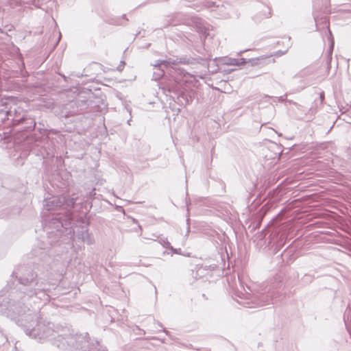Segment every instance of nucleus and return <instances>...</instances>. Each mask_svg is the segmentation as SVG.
Returning <instances> with one entry per match:
<instances>
[{"label": "nucleus", "instance_id": "6e6552de", "mask_svg": "<svg viewBox=\"0 0 351 351\" xmlns=\"http://www.w3.org/2000/svg\"><path fill=\"white\" fill-rule=\"evenodd\" d=\"M246 62L245 58H230L227 62L228 64L232 65H241Z\"/></svg>", "mask_w": 351, "mask_h": 351}, {"label": "nucleus", "instance_id": "6ab92c4d", "mask_svg": "<svg viewBox=\"0 0 351 351\" xmlns=\"http://www.w3.org/2000/svg\"><path fill=\"white\" fill-rule=\"evenodd\" d=\"M0 217L3 218V217H4V216H3V215H1V214H0Z\"/></svg>", "mask_w": 351, "mask_h": 351}, {"label": "nucleus", "instance_id": "f03ea898", "mask_svg": "<svg viewBox=\"0 0 351 351\" xmlns=\"http://www.w3.org/2000/svg\"><path fill=\"white\" fill-rule=\"evenodd\" d=\"M195 62H198V60L193 58H169L164 60H157L153 65L160 69V72L158 74V77H160L165 73L164 69H173L175 72L178 71L185 75L186 73H184V71L180 68L179 64H193Z\"/></svg>", "mask_w": 351, "mask_h": 351}, {"label": "nucleus", "instance_id": "f257e3e1", "mask_svg": "<svg viewBox=\"0 0 351 351\" xmlns=\"http://www.w3.org/2000/svg\"><path fill=\"white\" fill-rule=\"evenodd\" d=\"M36 277V273L29 269H24L19 278L21 285L19 290H12L10 294L9 301L0 303V313L14 320L18 325L25 327V332L27 335L40 342L48 340L62 350L69 346L75 349L87 351L89 339L87 333L75 336L69 335L64 337L53 328L52 324L48 323L46 325L38 322V317L35 313L29 308L26 310L21 305L20 300L26 301L33 298H35L34 303L38 300L45 304L49 301V292L53 285Z\"/></svg>", "mask_w": 351, "mask_h": 351}, {"label": "nucleus", "instance_id": "0eeeda50", "mask_svg": "<svg viewBox=\"0 0 351 351\" xmlns=\"http://www.w3.org/2000/svg\"><path fill=\"white\" fill-rule=\"evenodd\" d=\"M51 223L54 225V228L59 230L60 228L64 227V224L60 217H55L51 219Z\"/></svg>", "mask_w": 351, "mask_h": 351}, {"label": "nucleus", "instance_id": "4468645a", "mask_svg": "<svg viewBox=\"0 0 351 351\" xmlns=\"http://www.w3.org/2000/svg\"><path fill=\"white\" fill-rule=\"evenodd\" d=\"M332 49H333V43H332V44H331L330 51V53H332Z\"/></svg>", "mask_w": 351, "mask_h": 351}, {"label": "nucleus", "instance_id": "423d86ee", "mask_svg": "<svg viewBox=\"0 0 351 351\" xmlns=\"http://www.w3.org/2000/svg\"><path fill=\"white\" fill-rule=\"evenodd\" d=\"M80 238L88 245H92L95 242L92 234L88 232V230H82L80 234Z\"/></svg>", "mask_w": 351, "mask_h": 351}, {"label": "nucleus", "instance_id": "39448f33", "mask_svg": "<svg viewBox=\"0 0 351 351\" xmlns=\"http://www.w3.org/2000/svg\"><path fill=\"white\" fill-rule=\"evenodd\" d=\"M191 25H192L199 34L203 35L204 37L208 35V29L201 19L196 16L192 17Z\"/></svg>", "mask_w": 351, "mask_h": 351}, {"label": "nucleus", "instance_id": "f3484780", "mask_svg": "<svg viewBox=\"0 0 351 351\" xmlns=\"http://www.w3.org/2000/svg\"><path fill=\"white\" fill-rule=\"evenodd\" d=\"M23 120H24L23 118L21 119L20 120H19V123H21V122L23 121Z\"/></svg>", "mask_w": 351, "mask_h": 351}, {"label": "nucleus", "instance_id": "f8f14e48", "mask_svg": "<svg viewBox=\"0 0 351 351\" xmlns=\"http://www.w3.org/2000/svg\"><path fill=\"white\" fill-rule=\"evenodd\" d=\"M215 2H214L213 0H209V1L207 2L206 6L210 7L212 4H215Z\"/></svg>", "mask_w": 351, "mask_h": 351}, {"label": "nucleus", "instance_id": "dca6fc26", "mask_svg": "<svg viewBox=\"0 0 351 351\" xmlns=\"http://www.w3.org/2000/svg\"><path fill=\"white\" fill-rule=\"evenodd\" d=\"M269 15H270V13L269 12L268 14L265 15V17L268 18L269 16Z\"/></svg>", "mask_w": 351, "mask_h": 351}, {"label": "nucleus", "instance_id": "1a4fd4ad", "mask_svg": "<svg viewBox=\"0 0 351 351\" xmlns=\"http://www.w3.org/2000/svg\"><path fill=\"white\" fill-rule=\"evenodd\" d=\"M159 243L161 244V245L163 247H165L167 249H170V247L171 246V243L167 241V239H160L159 240Z\"/></svg>", "mask_w": 351, "mask_h": 351}, {"label": "nucleus", "instance_id": "9d476101", "mask_svg": "<svg viewBox=\"0 0 351 351\" xmlns=\"http://www.w3.org/2000/svg\"><path fill=\"white\" fill-rule=\"evenodd\" d=\"M27 121H28L30 124V125L28 126V128H31V129L34 128L36 125L34 121L32 119H27Z\"/></svg>", "mask_w": 351, "mask_h": 351}, {"label": "nucleus", "instance_id": "2eb2a0df", "mask_svg": "<svg viewBox=\"0 0 351 351\" xmlns=\"http://www.w3.org/2000/svg\"><path fill=\"white\" fill-rule=\"evenodd\" d=\"M320 98H321V99H322V100H323V99H324V94H322H322L320 95Z\"/></svg>", "mask_w": 351, "mask_h": 351}, {"label": "nucleus", "instance_id": "aec40b11", "mask_svg": "<svg viewBox=\"0 0 351 351\" xmlns=\"http://www.w3.org/2000/svg\"><path fill=\"white\" fill-rule=\"evenodd\" d=\"M164 332H166L167 334L168 332L165 329H164Z\"/></svg>", "mask_w": 351, "mask_h": 351}, {"label": "nucleus", "instance_id": "20e7f679", "mask_svg": "<svg viewBox=\"0 0 351 351\" xmlns=\"http://www.w3.org/2000/svg\"><path fill=\"white\" fill-rule=\"evenodd\" d=\"M65 199L64 197H52L45 199V204H44L45 210L47 211H54L60 208L64 205Z\"/></svg>", "mask_w": 351, "mask_h": 351}, {"label": "nucleus", "instance_id": "a211bd4d", "mask_svg": "<svg viewBox=\"0 0 351 351\" xmlns=\"http://www.w3.org/2000/svg\"><path fill=\"white\" fill-rule=\"evenodd\" d=\"M118 69H119V70H120V71L122 69L121 68V66H118Z\"/></svg>", "mask_w": 351, "mask_h": 351}, {"label": "nucleus", "instance_id": "ddd939ff", "mask_svg": "<svg viewBox=\"0 0 351 351\" xmlns=\"http://www.w3.org/2000/svg\"><path fill=\"white\" fill-rule=\"evenodd\" d=\"M210 59H211V56H210V55L208 57H204V58H201L202 60H208Z\"/></svg>", "mask_w": 351, "mask_h": 351}, {"label": "nucleus", "instance_id": "9b49d317", "mask_svg": "<svg viewBox=\"0 0 351 351\" xmlns=\"http://www.w3.org/2000/svg\"><path fill=\"white\" fill-rule=\"evenodd\" d=\"M171 250V252L173 253V254H180V251H181V249L179 248V249H176V248H173L172 246H171L170 249Z\"/></svg>", "mask_w": 351, "mask_h": 351}, {"label": "nucleus", "instance_id": "7ed1b4c3", "mask_svg": "<svg viewBox=\"0 0 351 351\" xmlns=\"http://www.w3.org/2000/svg\"><path fill=\"white\" fill-rule=\"evenodd\" d=\"M254 300L255 301L253 302V304L254 303L255 305H252L249 307L261 306L269 304L270 303H273L274 301L273 292L268 291L267 292L258 293L254 297Z\"/></svg>", "mask_w": 351, "mask_h": 351}]
</instances>
